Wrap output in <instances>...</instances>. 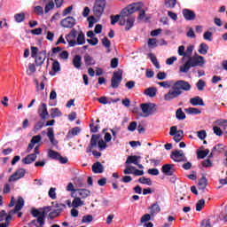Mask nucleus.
<instances>
[{
    "label": "nucleus",
    "mask_w": 227,
    "mask_h": 227,
    "mask_svg": "<svg viewBox=\"0 0 227 227\" xmlns=\"http://www.w3.org/2000/svg\"><path fill=\"white\" fill-rule=\"evenodd\" d=\"M84 62L86 67H92V65H95V59L88 54L84 56Z\"/></svg>",
    "instance_id": "nucleus-32"
},
{
    "label": "nucleus",
    "mask_w": 227,
    "mask_h": 227,
    "mask_svg": "<svg viewBox=\"0 0 227 227\" xmlns=\"http://www.w3.org/2000/svg\"><path fill=\"white\" fill-rule=\"evenodd\" d=\"M144 93L147 97H151L152 98H153V97L157 95V88L155 87L147 88Z\"/></svg>",
    "instance_id": "nucleus-26"
},
{
    "label": "nucleus",
    "mask_w": 227,
    "mask_h": 227,
    "mask_svg": "<svg viewBox=\"0 0 227 227\" xmlns=\"http://www.w3.org/2000/svg\"><path fill=\"white\" fill-rule=\"evenodd\" d=\"M77 189L78 188L74 187V184H72V183H69L67 186V191H68L69 192H72V197H74V194H75V192H77Z\"/></svg>",
    "instance_id": "nucleus-50"
},
{
    "label": "nucleus",
    "mask_w": 227,
    "mask_h": 227,
    "mask_svg": "<svg viewBox=\"0 0 227 227\" xmlns=\"http://www.w3.org/2000/svg\"><path fill=\"white\" fill-rule=\"evenodd\" d=\"M182 14L185 20H194L196 19V12L190 9H183Z\"/></svg>",
    "instance_id": "nucleus-16"
},
{
    "label": "nucleus",
    "mask_w": 227,
    "mask_h": 227,
    "mask_svg": "<svg viewBox=\"0 0 227 227\" xmlns=\"http://www.w3.org/2000/svg\"><path fill=\"white\" fill-rule=\"evenodd\" d=\"M52 70H53V72H59V70H61V67L59 66V62H58V60H55L53 62Z\"/></svg>",
    "instance_id": "nucleus-64"
},
{
    "label": "nucleus",
    "mask_w": 227,
    "mask_h": 227,
    "mask_svg": "<svg viewBox=\"0 0 227 227\" xmlns=\"http://www.w3.org/2000/svg\"><path fill=\"white\" fill-rule=\"evenodd\" d=\"M200 227H212V220L210 219L203 220Z\"/></svg>",
    "instance_id": "nucleus-61"
},
{
    "label": "nucleus",
    "mask_w": 227,
    "mask_h": 227,
    "mask_svg": "<svg viewBox=\"0 0 227 227\" xmlns=\"http://www.w3.org/2000/svg\"><path fill=\"white\" fill-rule=\"evenodd\" d=\"M32 215L34 217H37V219L31 221L28 223V226L33 227V226H36V224H41V226H43V224H45V211L33 209Z\"/></svg>",
    "instance_id": "nucleus-4"
},
{
    "label": "nucleus",
    "mask_w": 227,
    "mask_h": 227,
    "mask_svg": "<svg viewBox=\"0 0 227 227\" xmlns=\"http://www.w3.org/2000/svg\"><path fill=\"white\" fill-rule=\"evenodd\" d=\"M176 116L177 120H185V113H184V111H182V108L177 109V111L176 113Z\"/></svg>",
    "instance_id": "nucleus-46"
},
{
    "label": "nucleus",
    "mask_w": 227,
    "mask_h": 227,
    "mask_svg": "<svg viewBox=\"0 0 227 227\" xmlns=\"http://www.w3.org/2000/svg\"><path fill=\"white\" fill-rule=\"evenodd\" d=\"M148 221H152V215L151 214H145L140 219L141 224H145V223H148Z\"/></svg>",
    "instance_id": "nucleus-43"
},
{
    "label": "nucleus",
    "mask_w": 227,
    "mask_h": 227,
    "mask_svg": "<svg viewBox=\"0 0 227 227\" xmlns=\"http://www.w3.org/2000/svg\"><path fill=\"white\" fill-rule=\"evenodd\" d=\"M170 159L175 162H187V157L182 150H176L171 153Z\"/></svg>",
    "instance_id": "nucleus-8"
},
{
    "label": "nucleus",
    "mask_w": 227,
    "mask_h": 227,
    "mask_svg": "<svg viewBox=\"0 0 227 227\" xmlns=\"http://www.w3.org/2000/svg\"><path fill=\"white\" fill-rule=\"evenodd\" d=\"M208 153H210V151L208 149H206L204 151H200L198 153V157H199V159H205V157H207V155H208Z\"/></svg>",
    "instance_id": "nucleus-53"
},
{
    "label": "nucleus",
    "mask_w": 227,
    "mask_h": 227,
    "mask_svg": "<svg viewBox=\"0 0 227 227\" xmlns=\"http://www.w3.org/2000/svg\"><path fill=\"white\" fill-rule=\"evenodd\" d=\"M139 160H141V156H129L126 160V164H135L138 165Z\"/></svg>",
    "instance_id": "nucleus-23"
},
{
    "label": "nucleus",
    "mask_w": 227,
    "mask_h": 227,
    "mask_svg": "<svg viewBox=\"0 0 227 227\" xmlns=\"http://www.w3.org/2000/svg\"><path fill=\"white\" fill-rule=\"evenodd\" d=\"M190 104H192V106H205V102H203V99L200 98V96L192 98L190 99Z\"/></svg>",
    "instance_id": "nucleus-24"
},
{
    "label": "nucleus",
    "mask_w": 227,
    "mask_h": 227,
    "mask_svg": "<svg viewBox=\"0 0 227 227\" xmlns=\"http://www.w3.org/2000/svg\"><path fill=\"white\" fill-rule=\"evenodd\" d=\"M37 114L40 116L41 120H47V116H49V111L47 110V104L42 103L37 110Z\"/></svg>",
    "instance_id": "nucleus-13"
},
{
    "label": "nucleus",
    "mask_w": 227,
    "mask_h": 227,
    "mask_svg": "<svg viewBox=\"0 0 227 227\" xmlns=\"http://www.w3.org/2000/svg\"><path fill=\"white\" fill-rule=\"evenodd\" d=\"M188 61L190 63V65L192 66V67H203L205 66V58H203V56H200L198 54L190 57L188 59Z\"/></svg>",
    "instance_id": "nucleus-7"
},
{
    "label": "nucleus",
    "mask_w": 227,
    "mask_h": 227,
    "mask_svg": "<svg viewBox=\"0 0 227 227\" xmlns=\"http://www.w3.org/2000/svg\"><path fill=\"white\" fill-rule=\"evenodd\" d=\"M123 74V72L121 70H119L115 73H114V76L111 80V86L114 89H116L120 86V82H121L123 77L121 76Z\"/></svg>",
    "instance_id": "nucleus-10"
},
{
    "label": "nucleus",
    "mask_w": 227,
    "mask_h": 227,
    "mask_svg": "<svg viewBox=\"0 0 227 227\" xmlns=\"http://www.w3.org/2000/svg\"><path fill=\"white\" fill-rule=\"evenodd\" d=\"M193 51H194V46L189 45L185 51V57L192 58Z\"/></svg>",
    "instance_id": "nucleus-52"
},
{
    "label": "nucleus",
    "mask_w": 227,
    "mask_h": 227,
    "mask_svg": "<svg viewBox=\"0 0 227 227\" xmlns=\"http://www.w3.org/2000/svg\"><path fill=\"white\" fill-rule=\"evenodd\" d=\"M207 52H208V45L205 43H200L199 53L205 56Z\"/></svg>",
    "instance_id": "nucleus-35"
},
{
    "label": "nucleus",
    "mask_w": 227,
    "mask_h": 227,
    "mask_svg": "<svg viewBox=\"0 0 227 227\" xmlns=\"http://www.w3.org/2000/svg\"><path fill=\"white\" fill-rule=\"evenodd\" d=\"M98 141H100V137L98 135H92L90 138V143L89 145V152H91L92 148H97V145H98Z\"/></svg>",
    "instance_id": "nucleus-20"
},
{
    "label": "nucleus",
    "mask_w": 227,
    "mask_h": 227,
    "mask_svg": "<svg viewBox=\"0 0 227 227\" xmlns=\"http://www.w3.org/2000/svg\"><path fill=\"white\" fill-rule=\"evenodd\" d=\"M75 42H76V45H83V43H86V39L82 32H80L78 34V36Z\"/></svg>",
    "instance_id": "nucleus-33"
},
{
    "label": "nucleus",
    "mask_w": 227,
    "mask_h": 227,
    "mask_svg": "<svg viewBox=\"0 0 227 227\" xmlns=\"http://www.w3.org/2000/svg\"><path fill=\"white\" fill-rule=\"evenodd\" d=\"M137 12H139L138 20H148V18H146V13L145 9H143V6L141 7L140 10H137Z\"/></svg>",
    "instance_id": "nucleus-41"
},
{
    "label": "nucleus",
    "mask_w": 227,
    "mask_h": 227,
    "mask_svg": "<svg viewBox=\"0 0 227 227\" xmlns=\"http://www.w3.org/2000/svg\"><path fill=\"white\" fill-rule=\"evenodd\" d=\"M143 6V3H135L124 8L120 13V26H124L126 31L132 28L134 22H136V17L132 16V13L137 12V10H140Z\"/></svg>",
    "instance_id": "nucleus-1"
},
{
    "label": "nucleus",
    "mask_w": 227,
    "mask_h": 227,
    "mask_svg": "<svg viewBox=\"0 0 227 227\" xmlns=\"http://www.w3.org/2000/svg\"><path fill=\"white\" fill-rule=\"evenodd\" d=\"M215 123L218 127H222V129H223L224 130H226V129H227V120L219 119V120H216V121H215Z\"/></svg>",
    "instance_id": "nucleus-38"
},
{
    "label": "nucleus",
    "mask_w": 227,
    "mask_h": 227,
    "mask_svg": "<svg viewBox=\"0 0 227 227\" xmlns=\"http://www.w3.org/2000/svg\"><path fill=\"white\" fill-rule=\"evenodd\" d=\"M192 67V66H191V62L187 60L184 65L180 66L179 71L181 72V74H187V72L191 70Z\"/></svg>",
    "instance_id": "nucleus-27"
},
{
    "label": "nucleus",
    "mask_w": 227,
    "mask_h": 227,
    "mask_svg": "<svg viewBox=\"0 0 227 227\" xmlns=\"http://www.w3.org/2000/svg\"><path fill=\"white\" fill-rule=\"evenodd\" d=\"M138 182L140 184H143L144 185H152V179L146 178V177H140L138 179Z\"/></svg>",
    "instance_id": "nucleus-49"
},
{
    "label": "nucleus",
    "mask_w": 227,
    "mask_h": 227,
    "mask_svg": "<svg viewBox=\"0 0 227 227\" xmlns=\"http://www.w3.org/2000/svg\"><path fill=\"white\" fill-rule=\"evenodd\" d=\"M136 129H137V121H131L129 123V125L128 126V130H129V132H134V130H136Z\"/></svg>",
    "instance_id": "nucleus-59"
},
{
    "label": "nucleus",
    "mask_w": 227,
    "mask_h": 227,
    "mask_svg": "<svg viewBox=\"0 0 227 227\" xmlns=\"http://www.w3.org/2000/svg\"><path fill=\"white\" fill-rule=\"evenodd\" d=\"M213 132L215 136L221 137L223 136V129L219 126L213 127Z\"/></svg>",
    "instance_id": "nucleus-57"
},
{
    "label": "nucleus",
    "mask_w": 227,
    "mask_h": 227,
    "mask_svg": "<svg viewBox=\"0 0 227 227\" xmlns=\"http://www.w3.org/2000/svg\"><path fill=\"white\" fill-rule=\"evenodd\" d=\"M36 160V154H28L22 160L23 164H31Z\"/></svg>",
    "instance_id": "nucleus-28"
},
{
    "label": "nucleus",
    "mask_w": 227,
    "mask_h": 227,
    "mask_svg": "<svg viewBox=\"0 0 227 227\" xmlns=\"http://www.w3.org/2000/svg\"><path fill=\"white\" fill-rule=\"evenodd\" d=\"M49 197L51 199V200H56L57 198V194H56V188H51L49 192Z\"/></svg>",
    "instance_id": "nucleus-60"
},
{
    "label": "nucleus",
    "mask_w": 227,
    "mask_h": 227,
    "mask_svg": "<svg viewBox=\"0 0 227 227\" xmlns=\"http://www.w3.org/2000/svg\"><path fill=\"white\" fill-rule=\"evenodd\" d=\"M35 58L36 67H42V65H43V62L45 61V59L47 58V53L45 52V51H40Z\"/></svg>",
    "instance_id": "nucleus-18"
},
{
    "label": "nucleus",
    "mask_w": 227,
    "mask_h": 227,
    "mask_svg": "<svg viewBox=\"0 0 227 227\" xmlns=\"http://www.w3.org/2000/svg\"><path fill=\"white\" fill-rule=\"evenodd\" d=\"M51 10H54V2L53 1H50L44 7V12L45 13H49V12H51Z\"/></svg>",
    "instance_id": "nucleus-48"
},
{
    "label": "nucleus",
    "mask_w": 227,
    "mask_h": 227,
    "mask_svg": "<svg viewBox=\"0 0 227 227\" xmlns=\"http://www.w3.org/2000/svg\"><path fill=\"white\" fill-rule=\"evenodd\" d=\"M51 118H59L63 116V113H61V110H59V108H51Z\"/></svg>",
    "instance_id": "nucleus-31"
},
{
    "label": "nucleus",
    "mask_w": 227,
    "mask_h": 227,
    "mask_svg": "<svg viewBox=\"0 0 227 227\" xmlns=\"http://www.w3.org/2000/svg\"><path fill=\"white\" fill-rule=\"evenodd\" d=\"M110 19H111V25L112 26H114V24H116V22H118V20H119V24H120V19H121V16H120V14L119 15H112L111 17H110Z\"/></svg>",
    "instance_id": "nucleus-58"
},
{
    "label": "nucleus",
    "mask_w": 227,
    "mask_h": 227,
    "mask_svg": "<svg viewBox=\"0 0 227 227\" xmlns=\"http://www.w3.org/2000/svg\"><path fill=\"white\" fill-rule=\"evenodd\" d=\"M98 102H99V104H102L103 106H106L107 104H111V102H116V100L107 98L106 97H101L98 98Z\"/></svg>",
    "instance_id": "nucleus-36"
},
{
    "label": "nucleus",
    "mask_w": 227,
    "mask_h": 227,
    "mask_svg": "<svg viewBox=\"0 0 227 227\" xmlns=\"http://www.w3.org/2000/svg\"><path fill=\"white\" fill-rule=\"evenodd\" d=\"M35 72H36V65H35L33 63H29L27 75H33V74H35Z\"/></svg>",
    "instance_id": "nucleus-47"
},
{
    "label": "nucleus",
    "mask_w": 227,
    "mask_h": 227,
    "mask_svg": "<svg viewBox=\"0 0 227 227\" xmlns=\"http://www.w3.org/2000/svg\"><path fill=\"white\" fill-rule=\"evenodd\" d=\"M205 207V200L203 199L198 200L196 203V210L197 212H201L202 208Z\"/></svg>",
    "instance_id": "nucleus-42"
},
{
    "label": "nucleus",
    "mask_w": 227,
    "mask_h": 227,
    "mask_svg": "<svg viewBox=\"0 0 227 227\" xmlns=\"http://www.w3.org/2000/svg\"><path fill=\"white\" fill-rule=\"evenodd\" d=\"M135 169L136 167L126 166V168L124 169V175H133Z\"/></svg>",
    "instance_id": "nucleus-54"
},
{
    "label": "nucleus",
    "mask_w": 227,
    "mask_h": 227,
    "mask_svg": "<svg viewBox=\"0 0 227 227\" xmlns=\"http://www.w3.org/2000/svg\"><path fill=\"white\" fill-rule=\"evenodd\" d=\"M162 173L167 176H172L173 173H175V165L173 164H165L161 168Z\"/></svg>",
    "instance_id": "nucleus-17"
},
{
    "label": "nucleus",
    "mask_w": 227,
    "mask_h": 227,
    "mask_svg": "<svg viewBox=\"0 0 227 227\" xmlns=\"http://www.w3.org/2000/svg\"><path fill=\"white\" fill-rule=\"evenodd\" d=\"M184 111L187 113V114H201V110L195 107H189L184 109Z\"/></svg>",
    "instance_id": "nucleus-34"
},
{
    "label": "nucleus",
    "mask_w": 227,
    "mask_h": 227,
    "mask_svg": "<svg viewBox=\"0 0 227 227\" xmlns=\"http://www.w3.org/2000/svg\"><path fill=\"white\" fill-rule=\"evenodd\" d=\"M169 135L174 137V141L176 143H180L181 139H184V130H178L176 126H172L170 128Z\"/></svg>",
    "instance_id": "nucleus-9"
},
{
    "label": "nucleus",
    "mask_w": 227,
    "mask_h": 227,
    "mask_svg": "<svg viewBox=\"0 0 227 227\" xmlns=\"http://www.w3.org/2000/svg\"><path fill=\"white\" fill-rule=\"evenodd\" d=\"M59 153L53 150H50L48 152V157H50V159H53L54 160H58V159H59Z\"/></svg>",
    "instance_id": "nucleus-39"
},
{
    "label": "nucleus",
    "mask_w": 227,
    "mask_h": 227,
    "mask_svg": "<svg viewBox=\"0 0 227 227\" xmlns=\"http://www.w3.org/2000/svg\"><path fill=\"white\" fill-rule=\"evenodd\" d=\"M93 173H104V166L100 162H96L92 165Z\"/></svg>",
    "instance_id": "nucleus-25"
},
{
    "label": "nucleus",
    "mask_w": 227,
    "mask_h": 227,
    "mask_svg": "<svg viewBox=\"0 0 227 227\" xmlns=\"http://www.w3.org/2000/svg\"><path fill=\"white\" fill-rule=\"evenodd\" d=\"M155 105L153 103H143L140 105V109L142 110L144 118H148L153 114V109Z\"/></svg>",
    "instance_id": "nucleus-6"
},
{
    "label": "nucleus",
    "mask_w": 227,
    "mask_h": 227,
    "mask_svg": "<svg viewBox=\"0 0 227 227\" xmlns=\"http://www.w3.org/2000/svg\"><path fill=\"white\" fill-rule=\"evenodd\" d=\"M34 12L36 15H43V7L37 5L35 7Z\"/></svg>",
    "instance_id": "nucleus-63"
},
{
    "label": "nucleus",
    "mask_w": 227,
    "mask_h": 227,
    "mask_svg": "<svg viewBox=\"0 0 227 227\" xmlns=\"http://www.w3.org/2000/svg\"><path fill=\"white\" fill-rule=\"evenodd\" d=\"M207 176H202V177L199 180L198 188L203 191L207 189Z\"/></svg>",
    "instance_id": "nucleus-29"
},
{
    "label": "nucleus",
    "mask_w": 227,
    "mask_h": 227,
    "mask_svg": "<svg viewBox=\"0 0 227 227\" xmlns=\"http://www.w3.org/2000/svg\"><path fill=\"white\" fill-rule=\"evenodd\" d=\"M214 152H218V153H223L224 152V146L223 144H218L213 148Z\"/></svg>",
    "instance_id": "nucleus-56"
},
{
    "label": "nucleus",
    "mask_w": 227,
    "mask_h": 227,
    "mask_svg": "<svg viewBox=\"0 0 227 227\" xmlns=\"http://www.w3.org/2000/svg\"><path fill=\"white\" fill-rule=\"evenodd\" d=\"M205 86H207V83H205V81L199 80V82H197V88L199 91H203V90L205 89Z\"/></svg>",
    "instance_id": "nucleus-55"
},
{
    "label": "nucleus",
    "mask_w": 227,
    "mask_h": 227,
    "mask_svg": "<svg viewBox=\"0 0 227 227\" xmlns=\"http://www.w3.org/2000/svg\"><path fill=\"white\" fill-rule=\"evenodd\" d=\"M14 19H15L16 22H22V20H24V19H26V15L24 14V12L17 13V14H15Z\"/></svg>",
    "instance_id": "nucleus-51"
},
{
    "label": "nucleus",
    "mask_w": 227,
    "mask_h": 227,
    "mask_svg": "<svg viewBox=\"0 0 227 227\" xmlns=\"http://www.w3.org/2000/svg\"><path fill=\"white\" fill-rule=\"evenodd\" d=\"M84 201L79 197L75 196L73 200V208H79V207H83Z\"/></svg>",
    "instance_id": "nucleus-30"
},
{
    "label": "nucleus",
    "mask_w": 227,
    "mask_h": 227,
    "mask_svg": "<svg viewBox=\"0 0 227 227\" xmlns=\"http://www.w3.org/2000/svg\"><path fill=\"white\" fill-rule=\"evenodd\" d=\"M62 27L72 28L75 26V19L74 17H67L60 21Z\"/></svg>",
    "instance_id": "nucleus-14"
},
{
    "label": "nucleus",
    "mask_w": 227,
    "mask_h": 227,
    "mask_svg": "<svg viewBox=\"0 0 227 227\" xmlns=\"http://www.w3.org/2000/svg\"><path fill=\"white\" fill-rule=\"evenodd\" d=\"M73 65L74 68H81V67H82V58L80 55H75L73 58Z\"/></svg>",
    "instance_id": "nucleus-22"
},
{
    "label": "nucleus",
    "mask_w": 227,
    "mask_h": 227,
    "mask_svg": "<svg viewBox=\"0 0 227 227\" xmlns=\"http://www.w3.org/2000/svg\"><path fill=\"white\" fill-rule=\"evenodd\" d=\"M149 58L156 68L158 69L160 68V65L159 64V61L157 60V57H155V55H153V53H150Z\"/></svg>",
    "instance_id": "nucleus-40"
},
{
    "label": "nucleus",
    "mask_w": 227,
    "mask_h": 227,
    "mask_svg": "<svg viewBox=\"0 0 227 227\" xmlns=\"http://www.w3.org/2000/svg\"><path fill=\"white\" fill-rule=\"evenodd\" d=\"M93 221V215H84L82 219V223H91Z\"/></svg>",
    "instance_id": "nucleus-62"
},
{
    "label": "nucleus",
    "mask_w": 227,
    "mask_h": 227,
    "mask_svg": "<svg viewBox=\"0 0 227 227\" xmlns=\"http://www.w3.org/2000/svg\"><path fill=\"white\" fill-rule=\"evenodd\" d=\"M22 207H24V199H22V197H20L18 199L14 210L10 211V215H8L5 217V223H0V227L10 226V222L12 221V214H17V212H20V210H22Z\"/></svg>",
    "instance_id": "nucleus-3"
},
{
    "label": "nucleus",
    "mask_w": 227,
    "mask_h": 227,
    "mask_svg": "<svg viewBox=\"0 0 227 227\" xmlns=\"http://www.w3.org/2000/svg\"><path fill=\"white\" fill-rule=\"evenodd\" d=\"M148 210L152 217H155V215L160 212V206L159 205V202L152 204L151 207H148Z\"/></svg>",
    "instance_id": "nucleus-19"
},
{
    "label": "nucleus",
    "mask_w": 227,
    "mask_h": 227,
    "mask_svg": "<svg viewBox=\"0 0 227 227\" xmlns=\"http://www.w3.org/2000/svg\"><path fill=\"white\" fill-rule=\"evenodd\" d=\"M25 175H26V170L24 168H20L10 176L9 182H17V180H20V178H24Z\"/></svg>",
    "instance_id": "nucleus-12"
},
{
    "label": "nucleus",
    "mask_w": 227,
    "mask_h": 227,
    "mask_svg": "<svg viewBox=\"0 0 227 227\" xmlns=\"http://www.w3.org/2000/svg\"><path fill=\"white\" fill-rule=\"evenodd\" d=\"M106 4L107 2L106 0H97L93 6V13L96 17H102L104 10H106Z\"/></svg>",
    "instance_id": "nucleus-5"
},
{
    "label": "nucleus",
    "mask_w": 227,
    "mask_h": 227,
    "mask_svg": "<svg viewBox=\"0 0 227 227\" xmlns=\"http://www.w3.org/2000/svg\"><path fill=\"white\" fill-rule=\"evenodd\" d=\"M81 132V128L75 127L73 128L71 130L67 133V137H74V136H77Z\"/></svg>",
    "instance_id": "nucleus-37"
},
{
    "label": "nucleus",
    "mask_w": 227,
    "mask_h": 227,
    "mask_svg": "<svg viewBox=\"0 0 227 227\" xmlns=\"http://www.w3.org/2000/svg\"><path fill=\"white\" fill-rule=\"evenodd\" d=\"M75 36H77V31L75 29H72L70 34L66 36V40L67 43H69V47H75V45H77Z\"/></svg>",
    "instance_id": "nucleus-11"
},
{
    "label": "nucleus",
    "mask_w": 227,
    "mask_h": 227,
    "mask_svg": "<svg viewBox=\"0 0 227 227\" xmlns=\"http://www.w3.org/2000/svg\"><path fill=\"white\" fill-rule=\"evenodd\" d=\"M47 137L50 139V143L51 145H53V146H56V145H58V141H56V138H54V129L53 128L47 129Z\"/></svg>",
    "instance_id": "nucleus-21"
},
{
    "label": "nucleus",
    "mask_w": 227,
    "mask_h": 227,
    "mask_svg": "<svg viewBox=\"0 0 227 227\" xmlns=\"http://www.w3.org/2000/svg\"><path fill=\"white\" fill-rule=\"evenodd\" d=\"M166 8H175L176 6V0H165Z\"/></svg>",
    "instance_id": "nucleus-45"
},
{
    "label": "nucleus",
    "mask_w": 227,
    "mask_h": 227,
    "mask_svg": "<svg viewBox=\"0 0 227 227\" xmlns=\"http://www.w3.org/2000/svg\"><path fill=\"white\" fill-rule=\"evenodd\" d=\"M158 86H160V88H164L165 90H169L171 88V82L165 81V82H158Z\"/></svg>",
    "instance_id": "nucleus-44"
},
{
    "label": "nucleus",
    "mask_w": 227,
    "mask_h": 227,
    "mask_svg": "<svg viewBox=\"0 0 227 227\" xmlns=\"http://www.w3.org/2000/svg\"><path fill=\"white\" fill-rule=\"evenodd\" d=\"M184 91H191V85L189 82H185L184 80H179L176 82L171 89L164 95V100L166 102H171V100H175V98H178Z\"/></svg>",
    "instance_id": "nucleus-2"
},
{
    "label": "nucleus",
    "mask_w": 227,
    "mask_h": 227,
    "mask_svg": "<svg viewBox=\"0 0 227 227\" xmlns=\"http://www.w3.org/2000/svg\"><path fill=\"white\" fill-rule=\"evenodd\" d=\"M75 196L81 200H86L89 196H91V192L88 189H77Z\"/></svg>",
    "instance_id": "nucleus-15"
}]
</instances>
